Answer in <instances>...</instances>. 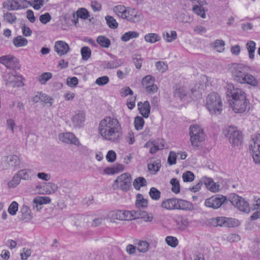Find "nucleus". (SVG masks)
<instances>
[{
	"instance_id": "obj_35",
	"label": "nucleus",
	"mask_w": 260,
	"mask_h": 260,
	"mask_svg": "<svg viewBox=\"0 0 260 260\" xmlns=\"http://www.w3.org/2000/svg\"><path fill=\"white\" fill-rule=\"evenodd\" d=\"M13 43L17 48L27 46L28 41L22 36H18L13 39Z\"/></svg>"
},
{
	"instance_id": "obj_14",
	"label": "nucleus",
	"mask_w": 260,
	"mask_h": 260,
	"mask_svg": "<svg viewBox=\"0 0 260 260\" xmlns=\"http://www.w3.org/2000/svg\"><path fill=\"white\" fill-rule=\"evenodd\" d=\"M155 79L151 75H147L142 80V85L146 91L149 94H153L157 92L158 87L154 83Z\"/></svg>"
},
{
	"instance_id": "obj_41",
	"label": "nucleus",
	"mask_w": 260,
	"mask_h": 260,
	"mask_svg": "<svg viewBox=\"0 0 260 260\" xmlns=\"http://www.w3.org/2000/svg\"><path fill=\"white\" fill-rule=\"evenodd\" d=\"M139 34L136 31H129L125 32L121 37V40L123 42H127L129 40L137 38Z\"/></svg>"
},
{
	"instance_id": "obj_26",
	"label": "nucleus",
	"mask_w": 260,
	"mask_h": 260,
	"mask_svg": "<svg viewBox=\"0 0 260 260\" xmlns=\"http://www.w3.org/2000/svg\"><path fill=\"white\" fill-rule=\"evenodd\" d=\"M109 55L113 60L111 61H105L103 63V68L107 69H113L120 66V63L118 59L115 58V56L111 53H109Z\"/></svg>"
},
{
	"instance_id": "obj_47",
	"label": "nucleus",
	"mask_w": 260,
	"mask_h": 260,
	"mask_svg": "<svg viewBox=\"0 0 260 260\" xmlns=\"http://www.w3.org/2000/svg\"><path fill=\"white\" fill-rule=\"evenodd\" d=\"M165 242L168 245L172 248L176 247L179 244L177 238L172 236H167L165 238Z\"/></svg>"
},
{
	"instance_id": "obj_53",
	"label": "nucleus",
	"mask_w": 260,
	"mask_h": 260,
	"mask_svg": "<svg viewBox=\"0 0 260 260\" xmlns=\"http://www.w3.org/2000/svg\"><path fill=\"white\" fill-rule=\"evenodd\" d=\"M194 175L189 171L184 172L182 174V179L184 182H191L194 180Z\"/></svg>"
},
{
	"instance_id": "obj_62",
	"label": "nucleus",
	"mask_w": 260,
	"mask_h": 260,
	"mask_svg": "<svg viewBox=\"0 0 260 260\" xmlns=\"http://www.w3.org/2000/svg\"><path fill=\"white\" fill-rule=\"evenodd\" d=\"M78 84V79L76 77H68L67 79V84L69 87H75Z\"/></svg>"
},
{
	"instance_id": "obj_20",
	"label": "nucleus",
	"mask_w": 260,
	"mask_h": 260,
	"mask_svg": "<svg viewBox=\"0 0 260 260\" xmlns=\"http://www.w3.org/2000/svg\"><path fill=\"white\" fill-rule=\"evenodd\" d=\"M203 184H204L207 188L212 192H217L220 189V185L218 182H215L211 178L207 176H204L202 178Z\"/></svg>"
},
{
	"instance_id": "obj_4",
	"label": "nucleus",
	"mask_w": 260,
	"mask_h": 260,
	"mask_svg": "<svg viewBox=\"0 0 260 260\" xmlns=\"http://www.w3.org/2000/svg\"><path fill=\"white\" fill-rule=\"evenodd\" d=\"M205 106L211 114H219L223 109L221 97L216 92H212L207 95L205 100Z\"/></svg>"
},
{
	"instance_id": "obj_31",
	"label": "nucleus",
	"mask_w": 260,
	"mask_h": 260,
	"mask_svg": "<svg viewBox=\"0 0 260 260\" xmlns=\"http://www.w3.org/2000/svg\"><path fill=\"white\" fill-rule=\"evenodd\" d=\"M136 219L142 218L146 222H151L153 218L151 213L144 211H136Z\"/></svg>"
},
{
	"instance_id": "obj_39",
	"label": "nucleus",
	"mask_w": 260,
	"mask_h": 260,
	"mask_svg": "<svg viewBox=\"0 0 260 260\" xmlns=\"http://www.w3.org/2000/svg\"><path fill=\"white\" fill-rule=\"evenodd\" d=\"M246 48L248 52L249 57L250 59L254 58L256 44L254 41H249L246 44Z\"/></svg>"
},
{
	"instance_id": "obj_59",
	"label": "nucleus",
	"mask_w": 260,
	"mask_h": 260,
	"mask_svg": "<svg viewBox=\"0 0 260 260\" xmlns=\"http://www.w3.org/2000/svg\"><path fill=\"white\" fill-rule=\"evenodd\" d=\"M177 153L173 151H171L168 157V163L169 165L172 166L176 164Z\"/></svg>"
},
{
	"instance_id": "obj_21",
	"label": "nucleus",
	"mask_w": 260,
	"mask_h": 260,
	"mask_svg": "<svg viewBox=\"0 0 260 260\" xmlns=\"http://www.w3.org/2000/svg\"><path fill=\"white\" fill-rule=\"evenodd\" d=\"M55 51L60 56L67 54L70 51L69 45L63 41H57L55 43Z\"/></svg>"
},
{
	"instance_id": "obj_1",
	"label": "nucleus",
	"mask_w": 260,
	"mask_h": 260,
	"mask_svg": "<svg viewBox=\"0 0 260 260\" xmlns=\"http://www.w3.org/2000/svg\"><path fill=\"white\" fill-rule=\"evenodd\" d=\"M98 132L103 140L112 143L119 142L123 135L120 122L113 116H106L100 121Z\"/></svg>"
},
{
	"instance_id": "obj_28",
	"label": "nucleus",
	"mask_w": 260,
	"mask_h": 260,
	"mask_svg": "<svg viewBox=\"0 0 260 260\" xmlns=\"http://www.w3.org/2000/svg\"><path fill=\"white\" fill-rule=\"evenodd\" d=\"M43 188L44 191L43 193L46 194H53L58 189L57 184L51 182L43 183Z\"/></svg>"
},
{
	"instance_id": "obj_44",
	"label": "nucleus",
	"mask_w": 260,
	"mask_h": 260,
	"mask_svg": "<svg viewBox=\"0 0 260 260\" xmlns=\"http://www.w3.org/2000/svg\"><path fill=\"white\" fill-rule=\"evenodd\" d=\"M50 198L46 196L37 197L35 198L33 200L34 203L37 206L49 204L50 203Z\"/></svg>"
},
{
	"instance_id": "obj_49",
	"label": "nucleus",
	"mask_w": 260,
	"mask_h": 260,
	"mask_svg": "<svg viewBox=\"0 0 260 260\" xmlns=\"http://www.w3.org/2000/svg\"><path fill=\"white\" fill-rule=\"evenodd\" d=\"M172 185V191L177 194L180 191V186L179 180L177 178H173L170 181Z\"/></svg>"
},
{
	"instance_id": "obj_48",
	"label": "nucleus",
	"mask_w": 260,
	"mask_h": 260,
	"mask_svg": "<svg viewBox=\"0 0 260 260\" xmlns=\"http://www.w3.org/2000/svg\"><path fill=\"white\" fill-rule=\"evenodd\" d=\"M203 6L199 4L195 5L192 8V11L198 16L205 18H206V14L204 9L202 8Z\"/></svg>"
},
{
	"instance_id": "obj_43",
	"label": "nucleus",
	"mask_w": 260,
	"mask_h": 260,
	"mask_svg": "<svg viewBox=\"0 0 260 260\" xmlns=\"http://www.w3.org/2000/svg\"><path fill=\"white\" fill-rule=\"evenodd\" d=\"M147 185L146 180L142 177L136 178L133 182V186L137 190H140L141 187Z\"/></svg>"
},
{
	"instance_id": "obj_23",
	"label": "nucleus",
	"mask_w": 260,
	"mask_h": 260,
	"mask_svg": "<svg viewBox=\"0 0 260 260\" xmlns=\"http://www.w3.org/2000/svg\"><path fill=\"white\" fill-rule=\"evenodd\" d=\"M16 173L20 180H30L34 175V171L28 168L19 170Z\"/></svg>"
},
{
	"instance_id": "obj_30",
	"label": "nucleus",
	"mask_w": 260,
	"mask_h": 260,
	"mask_svg": "<svg viewBox=\"0 0 260 260\" xmlns=\"http://www.w3.org/2000/svg\"><path fill=\"white\" fill-rule=\"evenodd\" d=\"M124 169V167L121 164H116L111 167H107L104 170V172L107 175H113L118 173L120 171H122Z\"/></svg>"
},
{
	"instance_id": "obj_33",
	"label": "nucleus",
	"mask_w": 260,
	"mask_h": 260,
	"mask_svg": "<svg viewBox=\"0 0 260 260\" xmlns=\"http://www.w3.org/2000/svg\"><path fill=\"white\" fill-rule=\"evenodd\" d=\"M164 40L167 43H171L175 41L177 37L176 31L171 30L170 31H165L162 34Z\"/></svg>"
},
{
	"instance_id": "obj_9",
	"label": "nucleus",
	"mask_w": 260,
	"mask_h": 260,
	"mask_svg": "<svg viewBox=\"0 0 260 260\" xmlns=\"http://www.w3.org/2000/svg\"><path fill=\"white\" fill-rule=\"evenodd\" d=\"M132 177L127 173L118 176L113 183L114 188H119L123 191L128 190L131 186Z\"/></svg>"
},
{
	"instance_id": "obj_13",
	"label": "nucleus",
	"mask_w": 260,
	"mask_h": 260,
	"mask_svg": "<svg viewBox=\"0 0 260 260\" xmlns=\"http://www.w3.org/2000/svg\"><path fill=\"white\" fill-rule=\"evenodd\" d=\"M226 201L225 196L216 194L207 199L205 201V205L209 208L218 209Z\"/></svg>"
},
{
	"instance_id": "obj_50",
	"label": "nucleus",
	"mask_w": 260,
	"mask_h": 260,
	"mask_svg": "<svg viewBox=\"0 0 260 260\" xmlns=\"http://www.w3.org/2000/svg\"><path fill=\"white\" fill-rule=\"evenodd\" d=\"M105 20L107 25L111 28L115 29L118 27V23L113 17L108 15L105 17Z\"/></svg>"
},
{
	"instance_id": "obj_51",
	"label": "nucleus",
	"mask_w": 260,
	"mask_h": 260,
	"mask_svg": "<svg viewBox=\"0 0 260 260\" xmlns=\"http://www.w3.org/2000/svg\"><path fill=\"white\" fill-rule=\"evenodd\" d=\"M18 210V204L16 201H13L9 206L8 208V213L12 216L17 214Z\"/></svg>"
},
{
	"instance_id": "obj_40",
	"label": "nucleus",
	"mask_w": 260,
	"mask_h": 260,
	"mask_svg": "<svg viewBox=\"0 0 260 260\" xmlns=\"http://www.w3.org/2000/svg\"><path fill=\"white\" fill-rule=\"evenodd\" d=\"M126 9L123 5H117L113 8V11L118 17L124 19Z\"/></svg>"
},
{
	"instance_id": "obj_60",
	"label": "nucleus",
	"mask_w": 260,
	"mask_h": 260,
	"mask_svg": "<svg viewBox=\"0 0 260 260\" xmlns=\"http://www.w3.org/2000/svg\"><path fill=\"white\" fill-rule=\"evenodd\" d=\"M240 224V222L238 219L226 217V227H236Z\"/></svg>"
},
{
	"instance_id": "obj_11",
	"label": "nucleus",
	"mask_w": 260,
	"mask_h": 260,
	"mask_svg": "<svg viewBox=\"0 0 260 260\" xmlns=\"http://www.w3.org/2000/svg\"><path fill=\"white\" fill-rule=\"evenodd\" d=\"M3 79L6 84L11 85L13 87H21L24 85L23 78L20 74L15 72L6 73L3 76Z\"/></svg>"
},
{
	"instance_id": "obj_29",
	"label": "nucleus",
	"mask_w": 260,
	"mask_h": 260,
	"mask_svg": "<svg viewBox=\"0 0 260 260\" xmlns=\"http://www.w3.org/2000/svg\"><path fill=\"white\" fill-rule=\"evenodd\" d=\"M20 212L21 214V219L25 221H28L32 218L31 211L27 205H23Z\"/></svg>"
},
{
	"instance_id": "obj_64",
	"label": "nucleus",
	"mask_w": 260,
	"mask_h": 260,
	"mask_svg": "<svg viewBox=\"0 0 260 260\" xmlns=\"http://www.w3.org/2000/svg\"><path fill=\"white\" fill-rule=\"evenodd\" d=\"M29 2V5L32 6L34 9L38 10L43 6V0H32Z\"/></svg>"
},
{
	"instance_id": "obj_37",
	"label": "nucleus",
	"mask_w": 260,
	"mask_h": 260,
	"mask_svg": "<svg viewBox=\"0 0 260 260\" xmlns=\"http://www.w3.org/2000/svg\"><path fill=\"white\" fill-rule=\"evenodd\" d=\"M213 49L218 52H223L225 49V42L222 40H216L212 43Z\"/></svg>"
},
{
	"instance_id": "obj_12",
	"label": "nucleus",
	"mask_w": 260,
	"mask_h": 260,
	"mask_svg": "<svg viewBox=\"0 0 260 260\" xmlns=\"http://www.w3.org/2000/svg\"><path fill=\"white\" fill-rule=\"evenodd\" d=\"M29 2L26 0H6L3 7L8 10L16 11L27 8Z\"/></svg>"
},
{
	"instance_id": "obj_17",
	"label": "nucleus",
	"mask_w": 260,
	"mask_h": 260,
	"mask_svg": "<svg viewBox=\"0 0 260 260\" xmlns=\"http://www.w3.org/2000/svg\"><path fill=\"white\" fill-rule=\"evenodd\" d=\"M31 100L34 103L42 102L44 104H48L49 106H51L53 103V98L42 92L35 93L32 97Z\"/></svg>"
},
{
	"instance_id": "obj_18",
	"label": "nucleus",
	"mask_w": 260,
	"mask_h": 260,
	"mask_svg": "<svg viewBox=\"0 0 260 260\" xmlns=\"http://www.w3.org/2000/svg\"><path fill=\"white\" fill-rule=\"evenodd\" d=\"M0 63L8 69H15L17 68L18 61L14 56L9 54L0 57Z\"/></svg>"
},
{
	"instance_id": "obj_52",
	"label": "nucleus",
	"mask_w": 260,
	"mask_h": 260,
	"mask_svg": "<svg viewBox=\"0 0 260 260\" xmlns=\"http://www.w3.org/2000/svg\"><path fill=\"white\" fill-rule=\"evenodd\" d=\"M81 54L83 60H88L90 57L91 55V51L90 49L87 46L83 47L81 49Z\"/></svg>"
},
{
	"instance_id": "obj_57",
	"label": "nucleus",
	"mask_w": 260,
	"mask_h": 260,
	"mask_svg": "<svg viewBox=\"0 0 260 260\" xmlns=\"http://www.w3.org/2000/svg\"><path fill=\"white\" fill-rule=\"evenodd\" d=\"M149 193L151 199L154 200H158L160 198V192L155 187H151Z\"/></svg>"
},
{
	"instance_id": "obj_5",
	"label": "nucleus",
	"mask_w": 260,
	"mask_h": 260,
	"mask_svg": "<svg viewBox=\"0 0 260 260\" xmlns=\"http://www.w3.org/2000/svg\"><path fill=\"white\" fill-rule=\"evenodd\" d=\"M204 85L200 84L198 88H192L190 90L185 84L178 83L174 87V96L183 102H188L191 98V92L193 93L200 89H203Z\"/></svg>"
},
{
	"instance_id": "obj_6",
	"label": "nucleus",
	"mask_w": 260,
	"mask_h": 260,
	"mask_svg": "<svg viewBox=\"0 0 260 260\" xmlns=\"http://www.w3.org/2000/svg\"><path fill=\"white\" fill-rule=\"evenodd\" d=\"M190 141L192 146L198 147L199 144L205 140L206 134L199 125H191L189 129Z\"/></svg>"
},
{
	"instance_id": "obj_7",
	"label": "nucleus",
	"mask_w": 260,
	"mask_h": 260,
	"mask_svg": "<svg viewBox=\"0 0 260 260\" xmlns=\"http://www.w3.org/2000/svg\"><path fill=\"white\" fill-rule=\"evenodd\" d=\"M224 135L233 145L239 146L241 144L243 139L242 134L237 127L229 126L225 129Z\"/></svg>"
},
{
	"instance_id": "obj_16",
	"label": "nucleus",
	"mask_w": 260,
	"mask_h": 260,
	"mask_svg": "<svg viewBox=\"0 0 260 260\" xmlns=\"http://www.w3.org/2000/svg\"><path fill=\"white\" fill-rule=\"evenodd\" d=\"M21 163V160L19 157L16 155H12L7 156L5 160L3 161L2 165L4 169L7 170L10 168L16 169L19 167Z\"/></svg>"
},
{
	"instance_id": "obj_38",
	"label": "nucleus",
	"mask_w": 260,
	"mask_h": 260,
	"mask_svg": "<svg viewBox=\"0 0 260 260\" xmlns=\"http://www.w3.org/2000/svg\"><path fill=\"white\" fill-rule=\"evenodd\" d=\"M122 220H132L136 219V211L121 210Z\"/></svg>"
},
{
	"instance_id": "obj_3",
	"label": "nucleus",
	"mask_w": 260,
	"mask_h": 260,
	"mask_svg": "<svg viewBox=\"0 0 260 260\" xmlns=\"http://www.w3.org/2000/svg\"><path fill=\"white\" fill-rule=\"evenodd\" d=\"M234 79L241 84H246L256 87L259 84V80L255 76L247 72V67L243 64H234L231 69Z\"/></svg>"
},
{
	"instance_id": "obj_42",
	"label": "nucleus",
	"mask_w": 260,
	"mask_h": 260,
	"mask_svg": "<svg viewBox=\"0 0 260 260\" xmlns=\"http://www.w3.org/2000/svg\"><path fill=\"white\" fill-rule=\"evenodd\" d=\"M52 77V74L50 72H44L38 77V80L41 85H45Z\"/></svg>"
},
{
	"instance_id": "obj_15",
	"label": "nucleus",
	"mask_w": 260,
	"mask_h": 260,
	"mask_svg": "<svg viewBox=\"0 0 260 260\" xmlns=\"http://www.w3.org/2000/svg\"><path fill=\"white\" fill-rule=\"evenodd\" d=\"M142 18V14L137 9L131 7H127L124 19L131 22L136 23L140 21Z\"/></svg>"
},
{
	"instance_id": "obj_61",
	"label": "nucleus",
	"mask_w": 260,
	"mask_h": 260,
	"mask_svg": "<svg viewBox=\"0 0 260 260\" xmlns=\"http://www.w3.org/2000/svg\"><path fill=\"white\" fill-rule=\"evenodd\" d=\"M77 15L83 19H86L89 17V13L85 8H80L77 11Z\"/></svg>"
},
{
	"instance_id": "obj_24",
	"label": "nucleus",
	"mask_w": 260,
	"mask_h": 260,
	"mask_svg": "<svg viewBox=\"0 0 260 260\" xmlns=\"http://www.w3.org/2000/svg\"><path fill=\"white\" fill-rule=\"evenodd\" d=\"M138 108L140 114L145 118L149 116L150 112V106L148 101L144 103L140 102L138 104Z\"/></svg>"
},
{
	"instance_id": "obj_63",
	"label": "nucleus",
	"mask_w": 260,
	"mask_h": 260,
	"mask_svg": "<svg viewBox=\"0 0 260 260\" xmlns=\"http://www.w3.org/2000/svg\"><path fill=\"white\" fill-rule=\"evenodd\" d=\"M189 223L188 219L182 218L178 223V228L182 231L184 230L189 226Z\"/></svg>"
},
{
	"instance_id": "obj_2",
	"label": "nucleus",
	"mask_w": 260,
	"mask_h": 260,
	"mask_svg": "<svg viewBox=\"0 0 260 260\" xmlns=\"http://www.w3.org/2000/svg\"><path fill=\"white\" fill-rule=\"evenodd\" d=\"M226 95L232 98L230 105L233 111L239 114L245 112L249 102L245 92L241 89L235 88L234 84L231 83L226 84Z\"/></svg>"
},
{
	"instance_id": "obj_55",
	"label": "nucleus",
	"mask_w": 260,
	"mask_h": 260,
	"mask_svg": "<svg viewBox=\"0 0 260 260\" xmlns=\"http://www.w3.org/2000/svg\"><path fill=\"white\" fill-rule=\"evenodd\" d=\"M144 124V120L141 116H137L134 121L135 128L138 130H141L143 128Z\"/></svg>"
},
{
	"instance_id": "obj_27",
	"label": "nucleus",
	"mask_w": 260,
	"mask_h": 260,
	"mask_svg": "<svg viewBox=\"0 0 260 260\" xmlns=\"http://www.w3.org/2000/svg\"><path fill=\"white\" fill-rule=\"evenodd\" d=\"M177 198H171L162 201L161 206L162 208L168 210H176Z\"/></svg>"
},
{
	"instance_id": "obj_25",
	"label": "nucleus",
	"mask_w": 260,
	"mask_h": 260,
	"mask_svg": "<svg viewBox=\"0 0 260 260\" xmlns=\"http://www.w3.org/2000/svg\"><path fill=\"white\" fill-rule=\"evenodd\" d=\"M176 210H191L193 209L192 204L187 201L177 199Z\"/></svg>"
},
{
	"instance_id": "obj_34",
	"label": "nucleus",
	"mask_w": 260,
	"mask_h": 260,
	"mask_svg": "<svg viewBox=\"0 0 260 260\" xmlns=\"http://www.w3.org/2000/svg\"><path fill=\"white\" fill-rule=\"evenodd\" d=\"M144 40L151 44L159 42L161 40V37L156 33H148L144 36Z\"/></svg>"
},
{
	"instance_id": "obj_58",
	"label": "nucleus",
	"mask_w": 260,
	"mask_h": 260,
	"mask_svg": "<svg viewBox=\"0 0 260 260\" xmlns=\"http://www.w3.org/2000/svg\"><path fill=\"white\" fill-rule=\"evenodd\" d=\"M144 147L148 148H149V152L151 154L156 153L158 150L157 146L155 145L152 141H148L144 146Z\"/></svg>"
},
{
	"instance_id": "obj_54",
	"label": "nucleus",
	"mask_w": 260,
	"mask_h": 260,
	"mask_svg": "<svg viewBox=\"0 0 260 260\" xmlns=\"http://www.w3.org/2000/svg\"><path fill=\"white\" fill-rule=\"evenodd\" d=\"M4 19L7 22L13 24L16 22L17 17L15 14L7 12L3 15Z\"/></svg>"
},
{
	"instance_id": "obj_8",
	"label": "nucleus",
	"mask_w": 260,
	"mask_h": 260,
	"mask_svg": "<svg viewBox=\"0 0 260 260\" xmlns=\"http://www.w3.org/2000/svg\"><path fill=\"white\" fill-rule=\"evenodd\" d=\"M229 200L232 204L240 211L247 213L250 212L251 208L249 204L244 198L236 194H232L230 196Z\"/></svg>"
},
{
	"instance_id": "obj_36",
	"label": "nucleus",
	"mask_w": 260,
	"mask_h": 260,
	"mask_svg": "<svg viewBox=\"0 0 260 260\" xmlns=\"http://www.w3.org/2000/svg\"><path fill=\"white\" fill-rule=\"evenodd\" d=\"M150 244L144 240L139 241L137 243V249L139 252L146 253L149 251Z\"/></svg>"
},
{
	"instance_id": "obj_22",
	"label": "nucleus",
	"mask_w": 260,
	"mask_h": 260,
	"mask_svg": "<svg viewBox=\"0 0 260 260\" xmlns=\"http://www.w3.org/2000/svg\"><path fill=\"white\" fill-rule=\"evenodd\" d=\"M85 121V114L82 111H77L74 114L71 118L73 125L76 127H80Z\"/></svg>"
},
{
	"instance_id": "obj_32",
	"label": "nucleus",
	"mask_w": 260,
	"mask_h": 260,
	"mask_svg": "<svg viewBox=\"0 0 260 260\" xmlns=\"http://www.w3.org/2000/svg\"><path fill=\"white\" fill-rule=\"evenodd\" d=\"M135 204L137 208L145 209L148 206V201L144 198L143 195L138 194L136 196Z\"/></svg>"
},
{
	"instance_id": "obj_10",
	"label": "nucleus",
	"mask_w": 260,
	"mask_h": 260,
	"mask_svg": "<svg viewBox=\"0 0 260 260\" xmlns=\"http://www.w3.org/2000/svg\"><path fill=\"white\" fill-rule=\"evenodd\" d=\"M249 150L253 161L260 165V134L256 135L250 142Z\"/></svg>"
},
{
	"instance_id": "obj_19",
	"label": "nucleus",
	"mask_w": 260,
	"mask_h": 260,
	"mask_svg": "<svg viewBox=\"0 0 260 260\" xmlns=\"http://www.w3.org/2000/svg\"><path fill=\"white\" fill-rule=\"evenodd\" d=\"M58 138L60 141L65 143L72 144L78 146L81 145L78 139L72 133H61L59 135Z\"/></svg>"
},
{
	"instance_id": "obj_46",
	"label": "nucleus",
	"mask_w": 260,
	"mask_h": 260,
	"mask_svg": "<svg viewBox=\"0 0 260 260\" xmlns=\"http://www.w3.org/2000/svg\"><path fill=\"white\" fill-rule=\"evenodd\" d=\"M21 182L20 178L16 173H15L12 179L7 183V185L9 188H14L16 187Z\"/></svg>"
},
{
	"instance_id": "obj_56",
	"label": "nucleus",
	"mask_w": 260,
	"mask_h": 260,
	"mask_svg": "<svg viewBox=\"0 0 260 260\" xmlns=\"http://www.w3.org/2000/svg\"><path fill=\"white\" fill-rule=\"evenodd\" d=\"M121 215V210H114L109 213L108 217L111 220H122Z\"/></svg>"
},
{
	"instance_id": "obj_45",
	"label": "nucleus",
	"mask_w": 260,
	"mask_h": 260,
	"mask_svg": "<svg viewBox=\"0 0 260 260\" xmlns=\"http://www.w3.org/2000/svg\"><path fill=\"white\" fill-rule=\"evenodd\" d=\"M96 42L101 47L106 48H108L111 44L110 40L103 36H99L96 39Z\"/></svg>"
}]
</instances>
